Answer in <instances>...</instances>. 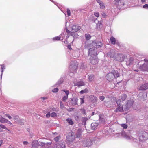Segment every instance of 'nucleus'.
<instances>
[{
    "instance_id": "f257e3e1",
    "label": "nucleus",
    "mask_w": 148,
    "mask_h": 148,
    "mask_svg": "<svg viewBox=\"0 0 148 148\" xmlns=\"http://www.w3.org/2000/svg\"><path fill=\"white\" fill-rule=\"evenodd\" d=\"M90 45L94 47L90 48L89 49L88 54L90 56L92 55L90 58V62L93 64H96L98 62L96 56L97 52V48L101 47L102 45V43L101 42L95 40Z\"/></svg>"
},
{
    "instance_id": "f03ea898",
    "label": "nucleus",
    "mask_w": 148,
    "mask_h": 148,
    "mask_svg": "<svg viewBox=\"0 0 148 148\" xmlns=\"http://www.w3.org/2000/svg\"><path fill=\"white\" fill-rule=\"evenodd\" d=\"M138 138L140 141H145L148 139V133L145 131H142L139 133Z\"/></svg>"
},
{
    "instance_id": "7ed1b4c3",
    "label": "nucleus",
    "mask_w": 148,
    "mask_h": 148,
    "mask_svg": "<svg viewBox=\"0 0 148 148\" xmlns=\"http://www.w3.org/2000/svg\"><path fill=\"white\" fill-rule=\"evenodd\" d=\"M92 141L90 138L84 139L82 142V145L84 147H87L91 145L92 144Z\"/></svg>"
},
{
    "instance_id": "20e7f679",
    "label": "nucleus",
    "mask_w": 148,
    "mask_h": 148,
    "mask_svg": "<svg viewBox=\"0 0 148 148\" xmlns=\"http://www.w3.org/2000/svg\"><path fill=\"white\" fill-rule=\"evenodd\" d=\"M144 61L145 62L143 65L140 66L139 68L143 71H148V59H145Z\"/></svg>"
},
{
    "instance_id": "39448f33",
    "label": "nucleus",
    "mask_w": 148,
    "mask_h": 148,
    "mask_svg": "<svg viewBox=\"0 0 148 148\" xmlns=\"http://www.w3.org/2000/svg\"><path fill=\"white\" fill-rule=\"evenodd\" d=\"M124 58L123 54L117 53L115 56L114 59L116 61L122 62L124 61Z\"/></svg>"
},
{
    "instance_id": "423d86ee",
    "label": "nucleus",
    "mask_w": 148,
    "mask_h": 148,
    "mask_svg": "<svg viewBox=\"0 0 148 148\" xmlns=\"http://www.w3.org/2000/svg\"><path fill=\"white\" fill-rule=\"evenodd\" d=\"M133 103V101L132 100H128L126 104L124 105L125 111H128L132 107Z\"/></svg>"
},
{
    "instance_id": "0eeeda50",
    "label": "nucleus",
    "mask_w": 148,
    "mask_h": 148,
    "mask_svg": "<svg viewBox=\"0 0 148 148\" xmlns=\"http://www.w3.org/2000/svg\"><path fill=\"white\" fill-rule=\"evenodd\" d=\"M124 106H123L122 105L117 106V108L114 110V112H122L124 111H125V109H124Z\"/></svg>"
},
{
    "instance_id": "6e6552de",
    "label": "nucleus",
    "mask_w": 148,
    "mask_h": 148,
    "mask_svg": "<svg viewBox=\"0 0 148 148\" xmlns=\"http://www.w3.org/2000/svg\"><path fill=\"white\" fill-rule=\"evenodd\" d=\"M52 144V142H49L47 143L42 142L41 143L40 145L42 147L44 148H48L49 147H50V146Z\"/></svg>"
},
{
    "instance_id": "1a4fd4ad",
    "label": "nucleus",
    "mask_w": 148,
    "mask_h": 148,
    "mask_svg": "<svg viewBox=\"0 0 148 148\" xmlns=\"http://www.w3.org/2000/svg\"><path fill=\"white\" fill-rule=\"evenodd\" d=\"M41 143H42V142H38V141L36 140H34L32 142V147L38 148L39 146H41L40 144Z\"/></svg>"
},
{
    "instance_id": "9d476101",
    "label": "nucleus",
    "mask_w": 148,
    "mask_h": 148,
    "mask_svg": "<svg viewBox=\"0 0 148 148\" xmlns=\"http://www.w3.org/2000/svg\"><path fill=\"white\" fill-rule=\"evenodd\" d=\"M76 137H75L74 134L72 132L70 136H69L67 139V140L69 143L71 142L74 141Z\"/></svg>"
},
{
    "instance_id": "9b49d317",
    "label": "nucleus",
    "mask_w": 148,
    "mask_h": 148,
    "mask_svg": "<svg viewBox=\"0 0 148 148\" xmlns=\"http://www.w3.org/2000/svg\"><path fill=\"white\" fill-rule=\"evenodd\" d=\"M106 79L109 82L112 81L114 79V75L113 73H110L107 74Z\"/></svg>"
},
{
    "instance_id": "f8f14e48",
    "label": "nucleus",
    "mask_w": 148,
    "mask_h": 148,
    "mask_svg": "<svg viewBox=\"0 0 148 148\" xmlns=\"http://www.w3.org/2000/svg\"><path fill=\"white\" fill-rule=\"evenodd\" d=\"M117 53L113 50H111L110 52L108 53V56H110L111 58H114L115 56Z\"/></svg>"
},
{
    "instance_id": "ddd939ff",
    "label": "nucleus",
    "mask_w": 148,
    "mask_h": 148,
    "mask_svg": "<svg viewBox=\"0 0 148 148\" xmlns=\"http://www.w3.org/2000/svg\"><path fill=\"white\" fill-rule=\"evenodd\" d=\"M62 91L64 92L66 94V95L64 96L62 99L63 101L65 102L68 98V95L69 94V91L67 90H63Z\"/></svg>"
},
{
    "instance_id": "4468645a",
    "label": "nucleus",
    "mask_w": 148,
    "mask_h": 148,
    "mask_svg": "<svg viewBox=\"0 0 148 148\" xmlns=\"http://www.w3.org/2000/svg\"><path fill=\"white\" fill-rule=\"evenodd\" d=\"M115 4L116 5H119L120 4L124 5L125 3L124 0H114Z\"/></svg>"
},
{
    "instance_id": "2eb2a0df",
    "label": "nucleus",
    "mask_w": 148,
    "mask_h": 148,
    "mask_svg": "<svg viewBox=\"0 0 148 148\" xmlns=\"http://www.w3.org/2000/svg\"><path fill=\"white\" fill-rule=\"evenodd\" d=\"M148 88V83H146L141 86L139 88L140 90H145Z\"/></svg>"
},
{
    "instance_id": "dca6fc26",
    "label": "nucleus",
    "mask_w": 148,
    "mask_h": 148,
    "mask_svg": "<svg viewBox=\"0 0 148 148\" xmlns=\"http://www.w3.org/2000/svg\"><path fill=\"white\" fill-rule=\"evenodd\" d=\"M82 135V131L81 129H79L76 134V138H79L81 137Z\"/></svg>"
},
{
    "instance_id": "f3484780",
    "label": "nucleus",
    "mask_w": 148,
    "mask_h": 148,
    "mask_svg": "<svg viewBox=\"0 0 148 148\" xmlns=\"http://www.w3.org/2000/svg\"><path fill=\"white\" fill-rule=\"evenodd\" d=\"M81 29L80 26L78 25H74L72 26V29L74 32H77Z\"/></svg>"
},
{
    "instance_id": "a211bd4d",
    "label": "nucleus",
    "mask_w": 148,
    "mask_h": 148,
    "mask_svg": "<svg viewBox=\"0 0 148 148\" xmlns=\"http://www.w3.org/2000/svg\"><path fill=\"white\" fill-rule=\"evenodd\" d=\"M69 67L72 71H75L77 68V66L76 65L73 64L70 65Z\"/></svg>"
},
{
    "instance_id": "6ab92c4d",
    "label": "nucleus",
    "mask_w": 148,
    "mask_h": 148,
    "mask_svg": "<svg viewBox=\"0 0 148 148\" xmlns=\"http://www.w3.org/2000/svg\"><path fill=\"white\" fill-rule=\"evenodd\" d=\"M88 80L90 82H91L94 81L95 79V76L93 74H90L88 76Z\"/></svg>"
},
{
    "instance_id": "aec40b11",
    "label": "nucleus",
    "mask_w": 148,
    "mask_h": 148,
    "mask_svg": "<svg viewBox=\"0 0 148 148\" xmlns=\"http://www.w3.org/2000/svg\"><path fill=\"white\" fill-rule=\"evenodd\" d=\"M98 125V123L96 122L92 123L91 125L92 129L93 130L96 129Z\"/></svg>"
},
{
    "instance_id": "412c9836",
    "label": "nucleus",
    "mask_w": 148,
    "mask_h": 148,
    "mask_svg": "<svg viewBox=\"0 0 148 148\" xmlns=\"http://www.w3.org/2000/svg\"><path fill=\"white\" fill-rule=\"evenodd\" d=\"M75 85L77 86L78 87L84 86L85 85L84 82L83 81L78 82L75 84Z\"/></svg>"
},
{
    "instance_id": "4be33fe9",
    "label": "nucleus",
    "mask_w": 148,
    "mask_h": 148,
    "mask_svg": "<svg viewBox=\"0 0 148 148\" xmlns=\"http://www.w3.org/2000/svg\"><path fill=\"white\" fill-rule=\"evenodd\" d=\"M78 99L77 98H75L72 100L71 103L73 105H76L77 104Z\"/></svg>"
},
{
    "instance_id": "5701e85b",
    "label": "nucleus",
    "mask_w": 148,
    "mask_h": 148,
    "mask_svg": "<svg viewBox=\"0 0 148 148\" xmlns=\"http://www.w3.org/2000/svg\"><path fill=\"white\" fill-rule=\"evenodd\" d=\"M123 136L127 139L132 140L134 141V139L131 136H129L125 133L123 135Z\"/></svg>"
},
{
    "instance_id": "b1692460",
    "label": "nucleus",
    "mask_w": 148,
    "mask_h": 148,
    "mask_svg": "<svg viewBox=\"0 0 148 148\" xmlns=\"http://www.w3.org/2000/svg\"><path fill=\"white\" fill-rule=\"evenodd\" d=\"M112 103V102L110 101H109L107 102L104 101V105L108 108H110L111 107V104Z\"/></svg>"
},
{
    "instance_id": "393cba45",
    "label": "nucleus",
    "mask_w": 148,
    "mask_h": 148,
    "mask_svg": "<svg viewBox=\"0 0 148 148\" xmlns=\"http://www.w3.org/2000/svg\"><path fill=\"white\" fill-rule=\"evenodd\" d=\"M66 121L69 124L71 125H73L74 124V122L71 118L66 119Z\"/></svg>"
},
{
    "instance_id": "a878e982",
    "label": "nucleus",
    "mask_w": 148,
    "mask_h": 148,
    "mask_svg": "<svg viewBox=\"0 0 148 148\" xmlns=\"http://www.w3.org/2000/svg\"><path fill=\"white\" fill-rule=\"evenodd\" d=\"M133 59L132 58H130L129 60L126 62V64L127 65H130L132 64Z\"/></svg>"
},
{
    "instance_id": "bb28decb",
    "label": "nucleus",
    "mask_w": 148,
    "mask_h": 148,
    "mask_svg": "<svg viewBox=\"0 0 148 148\" xmlns=\"http://www.w3.org/2000/svg\"><path fill=\"white\" fill-rule=\"evenodd\" d=\"M110 40L112 44L114 45L116 43V40L112 36L111 37Z\"/></svg>"
},
{
    "instance_id": "cd10ccee",
    "label": "nucleus",
    "mask_w": 148,
    "mask_h": 148,
    "mask_svg": "<svg viewBox=\"0 0 148 148\" xmlns=\"http://www.w3.org/2000/svg\"><path fill=\"white\" fill-rule=\"evenodd\" d=\"M6 119L2 117L1 116H0V122L2 123H5Z\"/></svg>"
},
{
    "instance_id": "c85d7f7f",
    "label": "nucleus",
    "mask_w": 148,
    "mask_h": 148,
    "mask_svg": "<svg viewBox=\"0 0 148 148\" xmlns=\"http://www.w3.org/2000/svg\"><path fill=\"white\" fill-rule=\"evenodd\" d=\"M113 74L114 75V79L116 77H118L119 76V74L117 71H114L113 72Z\"/></svg>"
},
{
    "instance_id": "c756f323",
    "label": "nucleus",
    "mask_w": 148,
    "mask_h": 148,
    "mask_svg": "<svg viewBox=\"0 0 148 148\" xmlns=\"http://www.w3.org/2000/svg\"><path fill=\"white\" fill-rule=\"evenodd\" d=\"M66 32L70 33V35H71V36H72L73 37L75 36L76 33H75V32H74L73 31H72V32H71L67 29H66Z\"/></svg>"
},
{
    "instance_id": "7c9ffc66",
    "label": "nucleus",
    "mask_w": 148,
    "mask_h": 148,
    "mask_svg": "<svg viewBox=\"0 0 148 148\" xmlns=\"http://www.w3.org/2000/svg\"><path fill=\"white\" fill-rule=\"evenodd\" d=\"M91 101L95 102L97 101V97L94 96H91L90 97Z\"/></svg>"
},
{
    "instance_id": "2f4dec72",
    "label": "nucleus",
    "mask_w": 148,
    "mask_h": 148,
    "mask_svg": "<svg viewBox=\"0 0 148 148\" xmlns=\"http://www.w3.org/2000/svg\"><path fill=\"white\" fill-rule=\"evenodd\" d=\"M5 67L3 65H1V79L2 77V76L3 74V70L5 69Z\"/></svg>"
},
{
    "instance_id": "473e14b6",
    "label": "nucleus",
    "mask_w": 148,
    "mask_h": 148,
    "mask_svg": "<svg viewBox=\"0 0 148 148\" xmlns=\"http://www.w3.org/2000/svg\"><path fill=\"white\" fill-rule=\"evenodd\" d=\"M85 37L86 39V40H89L91 38V36L89 34H85Z\"/></svg>"
},
{
    "instance_id": "72a5a7b5",
    "label": "nucleus",
    "mask_w": 148,
    "mask_h": 148,
    "mask_svg": "<svg viewBox=\"0 0 148 148\" xmlns=\"http://www.w3.org/2000/svg\"><path fill=\"white\" fill-rule=\"evenodd\" d=\"M88 90L87 89H86L83 90H82L80 91V93L81 94H83V93H86L88 92Z\"/></svg>"
},
{
    "instance_id": "f704fd0d",
    "label": "nucleus",
    "mask_w": 148,
    "mask_h": 148,
    "mask_svg": "<svg viewBox=\"0 0 148 148\" xmlns=\"http://www.w3.org/2000/svg\"><path fill=\"white\" fill-rule=\"evenodd\" d=\"M64 79L63 78H60L59 80L58 81L57 83V84H60L63 82Z\"/></svg>"
},
{
    "instance_id": "c9c22d12",
    "label": "nucleus",
    "mask_w": 148,
    "mask_h": 148,
    "mask_svg": "<svg viewBox=\"0 0 148 148\" xmlns=\"http://www.w3.org/2000/svg\"><path fill=\"white\" fill-rule=\"evenodd\" d=\"M59 146L61 148H65V146L64 142H61L59 144Z\"/></svg>"
},
{
    "instance_id": "e433bc0d",
    "label": "nucleus",
    "mask_w": 148,
    "mask_h": 148,
    "mask_svg": "<svg viewBox=\"0 0 148 148\" xmlns=\"http://www.w3.org/2000/svg\"><path fill=\"white\" fill-rule=\"evenodd\" d=\"M127 98V95L126 94H123L121 96V99L122 101H124Z\"/></svg>"
},
{
    "instance_id": "4c0bfd02",
    "label": "nucleus",
    "mask_w": 148,
    "mask_h": 148,
    "mask_svg": "<svg viewBox=\"0 0 148 148\" xmlns=\"http://www.w3.org/2000/svg\"><path fill=\"white\" fill-rule=\"evenodd\" d=\"M0 127L2 129L7 130L9 131H10V130H8L4 125L3 124H0Z\"/></svg>"
},
{
    "instance_id": "58836bf2",
    "label": "nucleus",
    "mask_w": 148,
    "mask_h": 148,
    "mask_svg": "<svg viewBox=\"0 0 148 148\" xmlns=\"http://www.w3.org/2000/svg\"><path fill=\"white\" fill-rule=\"evenodd\" d=\"M99 121L100 123H104L105 122V119L103 118L100 117L99 118Z\"/></svg>"
},
{
    "instance_id": "ea45409f",
    "label": "nucleus",
    "mask_w": 148,
    "mask_h": 148,
    "mask_svg": "<svg viewBox=\"0 0 148 148\" xmlns=\"http://www.w3.org/2000/svg\"><path fill=\"white\" fill-rule=\"evenodd\" d=\"M121 100L120 99H117L116 100V103L117 104V106L119 105H122L121 104Z\"/></svg>"
},
{
    "instance_id": "a19ab883",
    "label": "nucleus",
    "mask_w": 148,
    "mask_h": 148,
    "mask_svg": "<svg viewBox=\"0 0 148 148\" xmlns=\"http://www.w3.org/2000/svg\"><path fill=\"white\" fill-rule=\"evenodd\" d=\"M60 40V37L59 36L53 38V40L54 41L59 40Z\"/></svg>"
},
{
    "instance_id": "79ce46f5",
    "label": "nucleus",
    "mask_w": 148,
    "mask_h": 148,
    "mask_svg": "<svg viewBox=\"0 0 148 148\" xmlns=\"http://www.w3.org/2000/svg\"><path fill=\"white\" fill-rule=\"evenodd\" d=\"M121 126L124 129H126L128 127L127 125L125 124H122Z\"/></svg>"
},
{
    "instance_id": "37998d69",
    "label": "nucleus",
    "mask_w": 148,
    "mask_h": 148,
    "mask_svg": "<svg viewBox=\"0 0 148 148\" xmlns=\"http://www.w3.org/2000/svg\"><path fill=\"white\" fill-rule=\"evenodd\" d=\"M60 108L61 109H62L64 108V104L62 101L60 102Z\"/></svg>"
},
{
    "instance_id": "c03bdc74",
    "label": "nucleus",
    "mask_w": 148,
    "mask_h": 148,
    "mask_svg": "<svg viewBox=\"0 0 148 148\" xmlns=\"http://www.w3.org/2000/svg\"><path fill=\"white\" fill-rule=\"evenodd\" d=\"M100 8L101 9H103L104 8L105 6L104 3L103 2L100 5Z\"/></svg>"
},
{
    "instance_id": "a18cd8bd",
    "label": "nucleus",
    "mask_w": 148,
    "mask_h": 148,
    "mask_svg": "<svg viewBox=\"0 0 148 148\" xmlns=\"http://www.w3.org/2000/svg\"><path fill=\"white\" fill-rule=\"evenodd\" d=\"M51 116L52 117H54L57 116V114L55 112H52L51 114Z\"/></svg>"
},
{
    "instance_id": "49530a36",
    "label": "nucleus",
    "mask_w": 148,
    "mask_h": 148,
    "mask_svg": "<svg viewBox=\"0 0 148 148\" xmlns=\"http://www.w3.org/2000/svg\"><path fill=\"white\" fill-rule=\"evenodd\" d=\"M49 110L50 111H55L56 109V108L52 107L51 108H50Z\"/></svg>"
},
{
    "instance_id": "de8ad7c7",
    "label": "nucleus",
    "mask_w": 148,
    "mask_h": 148,
    "mask_svg": "<svg viewBox=\"0 0 148 148\" xmlns=\"http://www.w3.org/2000/svg\"><path fill=\"white\" fill-rule=\"evenodd\" d=\"M94 15L97 17H98L99 15V13L97 12H95Z\"/></svg>"
},
{
    "instance_id": "09e8293b",
    "label": "nucleus",
    "mask_w": 148,
    "mask_h": 148,
    "mask_svg": "<svg viewBox=\"0 0 148 148\" xmlns=\"http://www.w3.org/2000/svg\"><path fill=\"white\" fill-rule=\"evenodd\" d=\"M67 15L68 16H70V15H71L70 11L69 9H67Z\"/></svg>"
},
{
    "instance_id": "8fccbe9b",
    "label": "nucleus",
    "mask_w": 148,
    "mask_h": 148,
    "mask_svg": "<svg viewBox=\"0 0 148 148\" xmlns=\"http://www.w3.org/2000/svg\"><path fill=\"white\" fill-rule=\"evenodd\" d=\"M80 103L81 104H83L84 103V98H80Z\"/></svg>"
},
{
    "instance_id": "3c124183",
    "label": "nucleus",
    "mask_w": 148,
    "mask_h": 148,
    "mask_svg": "<svg viewBox=\"0 0 148 148\" xmlns=\"http://www.w3.org/2000/svg\"><path fill=\"white\" fill-rule=\"evenodd\" d=\"M101 15L102 17L103 18H105L107 16L106 14L104 12H102Z\"/></svg>"
},
{
    "instance_id": "603ef678",
    "label": "nucleus",
    "mask_w": 148,
    "mask_h": 148,
    "mask_svg": "<svg viewBox=\"0 0 148 148\" xmlns=\"http://www.w3.org/2000/svg\"><path fill=\"white\" fill-rule=\"evenodd\" d=\"M58 89L57 88H54L52 90V92H58Z\"/></svg>"
},
{
    "instance_id": "864d4df0",
    "label": "nucleus",
    "mask_w": 148,
    "mask_h": 148,
    "mask_svg": "<svg viewBox=\"0 0 148 148\" xmlns=\"http://www.w3.org/2000/svg\"><path fill=\"white\" fill-rule=\"evenodd\" d=\"M5 123H7L8 124H10V125H12V123L10 121H8L7 119H6V121Z\"/></svg>"
},
{
    "instance_id": "5fc2aeb1",
    "label": "nucleus",
    "mask_w": 148,
    "mask_h": 148,
    "mask_svg": "<svg viewBox=\"0 0 148 148\" xmlns=\"http://www.w3.org/2000/svg\"><path fill=\"white\" fill-rule=\"evenodd\" d=\"M105 97L103 96H101L99 97V99L101 101H103L104 100Z\"/></svg>"
},
{
    "instance_id": "6e6d98bb",
    "label": "nucleus",
    "mask_w": 148,
    "mask_h": 148,
    "mask_svg": "<svg viewBox=\"0 0 148 148\" xmlns=\"http://www.w3.org/2000/svg\"><path fill=\"white\" fill-rule=\"evenodd\" d=\"M143 8L145 9H148V4H146L143 5Z\"/></svg>"
},
{
    "instance_id": "4d7b16f0",
    "label": "nucleus",
    "mask_w": 148,
    "mask_h": 148,
    "mask_svg": "<svg viewBox=\"0 0 148 148\" xmlns=\"http://www.w3.org/2000/svg\"><path fill=\"white\" fill-rule=\"evenodd\" d=\"M5 116L8 117L9 119H10L12 118L11 116L8 114H5Z\"/></svg>"
},
{
    "instance_id": "13d9d810",
    "label": "nucleus",
    "mask_w": 148,
    "mask_h": 148,
    "mask_svg": "<svg viewBox=\"0 0 148 148\" xmlns=\"http://www.w3.org/2000/svg\"><path fill=\"white\" fill-rule=\"evenodd\" d=\"M59 137H56L54 138V140L56 142H57L59 139Z\"/></svg>"
},
{
    "instance_id": "bf43d9fd",
    "label": "nucleus",
    "mask_w": 148,
    "mask_h": 148,
    "mask_svg": "<svg viewBox=\"0 0 148 148\" xmlns=\"http://www.w3.org/2000/svg\"><path fill=\"white\" fill-rule=\"evenodd\" d=\"M81 111L83 114H85V110L84 109H82L81 110Z\"/></svg>"
},
{
    "instance_id": "052dcab7",
    "label": "nucleus",
    "mask_w": 148,
    "mask_h": 148,
    "mask_svg": "<svg viewBox=\"0 0 148 148\" xmlns=\"http://www.w3.org/2000/svg\"><path fill=\"white\" fill-rule=\"evenodd\" d=\"M50 116H51V114H50V112H49L46 114V116L47 118H49Z\"/></svg>"
},
{
    "instance_id": "680f3d73",
    "label": "nucleus",
    "mask_w": 148,
    "mask_h": 148,
    "mask_svg": "<svg viewBox=\"0 0 148 148\" xmlns=\"http://www.w3.org/2000/svg\"><path fill=\"white\" fill-rule=\"evenodd\" d=\"M96 1L99 5L103 3L102 1L100 0H96Z\"/></svg>"
},
{
    "instance_id": "e2e57ef3",
    "label": "nucleus",
    "mask_w": 148,
    "mask_h": 148,
    "mask_svg": "<svg viewBox=\"0 0 148 148\" xmlns=\"http://www.w3.org/2000/svg\"><path fill=\"white\" fill-rule=\"evenodd\" d=\"M68 48L69 49H71L72 48H71V45H68Z\"/></svg>"
},
{
    "instance_id": "0e129e2a",
    "label": "nucleus",
    "mask_w": 148,
    "mask_h": 148,
    "mask_svg": "<svg viewBox=\"0 0 148 148\" xmlns=\"http://www.w3.org/2000/svg\"><path fill=\"white\" fill-rule=\"evenodd\" d=\"M28 142L26 141H25L23 142V144L24 145H27V144H28Z\"/></svg>"
},
{
    "instance_id": "69168bd1",
    "label": "nucleus",
    "mask_w": 148,
    "mask_h": 148,
    "mask_svg": "<svg viewBox=\"0 0 148 148\" xmlns=\"http://www.w3.org/2000/svg\"><path fill=\"white\" fill-rule=\"evenodd\" d=\"M3 143V140H0V146L2 145V143Z\"/></svg>"
},
{
    "instance_id": "338daca9",
    "label": "nucleus",
    "mask_w": 148,
    "mask_h": 148,
    "mask_svg": "<svg viewBox=\"0 0 148 148\" xmlns=\"http://www.w3.org/2000/svg\"><path fill=\"white\" fill-rule=\"evenodd\" d=\"M18 116H14V120H16V119H17Z\"/></svg>"
},
{
    "instance_id": "774afa93",
    "label": "nucleus",
    "mask_w": 148,
    "mask_h": 148,
    "mask_svg": "<svg viewBox=\"0 0 148 148\" xmlns=\"http://www.w3.org/2000/svg\"><path fill=\"white\" fill-rule=\"evenodd\" d=\"M67 36L68 37H69L70 36H71V35H70V33L67 32Z\"/></svg>"
}]
</instances>
